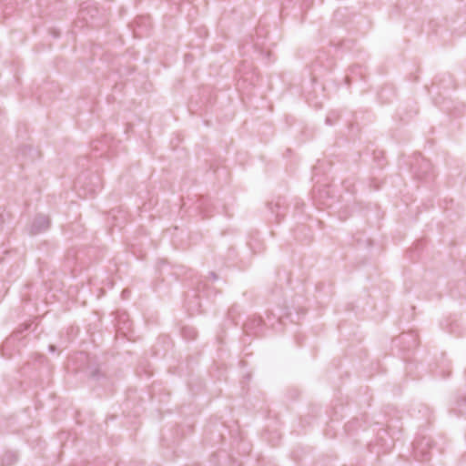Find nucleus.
I'll return each instance as SVG.
<instances>
[{
	"label": "nucleus",
	"instance_id": "nucleus-1",
	"mask_svg": "<svg viewBox=\"0 0 466 466\" xmlns=\"http://www.w3.org/2000/svg\"><path fill=\"white\" fill-rule=\"evenodd\" d=\"M49 227V218L46 216H37L31 226V233L38 234Z\"/></svg>",
	"mask_w": 466,
	"mask_h": 466
},
{
	"label": "nucleus",
	"instance_id": "nucleus-2",
	"mask_svg": "<svg viewBox=\"0 0 466 466\" xmlns=\"http://www.w3.org/2000/svg\"><path fill=\"white\" fill-rule=\"evenodd\" d=\"M429 446V441L422 439L416 441L413 444L414 454L418 460H427L426 447Z\"/></svg>",
	"mask_w": 466,
	"mask_h": 466
},
{
	"label": "nucleus",
	"instance_id": "nucleus-3",
	"mask_svg": "<svg viewBox=\"0 0 466 466\" xmlns=\"http://www.w3.org/2000/svg\"><path fill=\"white\" fill-rule=\"evenodd\" d=\"M49 350H50V351H52V352H54V351L56 350L55 346H54V345H50V346H49Z\"/></svg>",
	"mask_w": 466,
	"mask_h": 466
},
{
	"label": "nucleus",
	"instance_id": "nucleus-4",
	"mask_svg": "<svg viewBox=\"0 0 466 466\" xmlns=\"http://www.w3.org/2000/svg\"><path fill=\"white\" fill-rule=\"evenodd\" d=\"M187 331V329H184V335L187 336L186 332Z\"/></svg>",
	"mask_w": 466,
	"mask_h": 466
}]
</instances>
